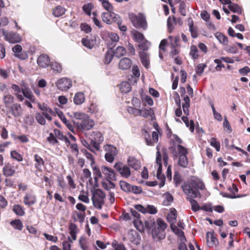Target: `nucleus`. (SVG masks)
Instances as JSON below:
<instances>
[{"label": "nucleus", "mask_w": 250, "mask_h": 250, "mask_svg": "<svg viewBox=\"0 0 250 250\" xmlns=\"http://www.w3.org/2000/svg\"><path fill=\"white\" fill-rule=\"evenodd\" d=\"M92 201L93 206L99 209H102L104 203V199L105 195L103 190L99 188L95 189L92 191Z\"/></svg>", "instance_id": "20e7f679"}, {"label": "nucleus", "mask_w": 250, "mask_h": 250, "mask_svg": "<svg viewBox=\"0 0 250 250\" xmlns=\"http://www.w3.org/2000/svg\"><path fill=\"white\" fill-rule=\"evenodd\" d=\"M93 140L97 141L102 143L104 140L103 135L98 131H95L93 132Z\"/></svg>", "instance_id": "774afa93"}, {"label": "nucleus", "mask_w": 250, "mask_h": 250, "mask_svg": "<svg viewBox=\"0 0 250 250\" xmlns=\"http://www.w3.org/2000/svg\"><path fill=\"white\" fill-rule=\"evenodd\" d=\"M5 40L10 43H15L20 42L21 41L20 36L14 32L4 34Z\"/></svg>", "instance_id": "dca6fc26"}, {"label": "nucleus", "mask_w": 250, "mask_h": 250, "mask_svg": "<svg viewBox=\"0 0 250 250\" xmlns=\"http://www.w3.org/2000/svg\"><path fill=\"white\" fill-rule=\"evenodd\" d=\"M170 227L172 231L177 235L179 237L181 238V241H187L186 238L185 236L184 232L181 229H180L177 228V227L174 224H171Z\"/></svg>", "instance_id": "cd10ccee"}, {"label": "nucleus", "mask_w": 250, "mask_h": 250, "mask_svg": "<svg viewBox=\"0 0 250 250\" xmlns=\"http://www.w3.org/2000/svg\"><path fill=\"white\" fill-rule=\"evenodd\" d=\"M50 66L53 71L56 73H61L62 72V66L61 64L57 62H52Z\"/></svg>", "instance_id": "37998d69"}, {"label": "nucleus", "mask_w": 250, "mask_h": 250, "mask_svg": "<svg viewBox=\"0 0 250 250\" xmlns=\"http://www.w3.org/2000/svg\"><path fill=\"white\" fill-rule=\"evenodd\" d=\"M134 225L136 229L141 232H144L146 228L145 224H144L142 221L140 219H134Z\"/></svg>", "instance_id": "e433bc0d"}, {"label": "nucleus", "mask_w": 250, "mask_h": 250, "mask_svg": "<svg viewBox=\"0 0 250 250\" xmlns=\"http://www.w3.org/2000/svg\"><path fill=\"white\" fill-rule=\"evenodd\" d=\"M182 188L184 193L187 195L186 199L190 202L192 210L196 212L200 210L201 207L194 199L200 198L201 194L199 190L206 189L205 185L203 181L197 177H192L182 185Z\"/></svg>", "instance_id": "f257e3e1"}, {"label": "nucleus", "mask_w": 250, "mask_h": 250, "mask_svg": "<svg viewBox=\"0 0 250 250\" xmlns=\"http://www.w3.org/2000/svg\"><path fill=\"white\" fill-rule=\"evenodd\" d=\"M120 89L122 93H127L131 90V87L128 82H122L120 84Z\"/></svg>", "instance_id": "58836bf2"}, {"label": "nucleus", "mask_w": 250, "mask_h": 250, "mask_svg": "<svg viewBox=\"0 0 250 250\" xmlns=\"http://www.w3.org/2000/svg\"><path fill=\"white\" fill-rule=\"evenodd\" d=\"M215 37L221 43L224 44H226L228 42L227 38L221 33H216Z\"/></svg>", "instance_id": "4d7b16f0"}, {"label": "nucleus", "mask_w": 250, "mask_h": 250, "mask_svg": "<svg viewBox=\"0 0 250 250\" xmlns=\"http://www.w3.org/2000/svg\"><path fill=\"white\" fill-rule=\"evenodd\" d=\"M101 169L107 180H116V174L113 169L106 166H103L101 167Z\"/></svg>", "instance_id": "6ab92c4d"}, {"label": "nucleus", "mask_w": 250, "mask_h": 250, "mask_svg": "<svg viewBox=\"0 0 250 250\" xmlns=\"http://www.w3.org/2000/svg\"><path fill=\"white\" fill-rule=\"evenodd\" d=\"M73 116L75 119L82 121H83L86 117H88L85 114L78 112H74L73 113Z\"/></svg>", "instance_id": "338daca9"}, {"label": "nucleus", "mask_w": 250, "mask_h": 250, "mask_svg": "<svg viewBox=\"0 0 250 250\" xmlns=\"http://www.w3.org/2000/svg\"><path fill=\"white\" fill-rule=\"evenodd\" d=\"M112 246L114 248V250H125V249L123 244L119 243L116 240H114L112 242Z\"/></svg>", "instance_id": "052dcab7"}, {"label": "nucleus", "mask_w": 250, "mask_h": 250, "mask_svg": "<svg viewBox=\"0 0 250 250\" xmlns=\"http://www.w3.org/2000/svg\"><path fill=\"white\" fill-rule=\"evenodd\" d=\"M47 140L52 145H55L59 143L55 135L52 133L49 134V136L47 138Z\"/></svg>", "instance_id": "e2e57ef3"}, {"label": "nucleus", "mask_w": 250, "mask_h": 250, "mask_svg": "<svg viewBox=\"0 0 250 250\" xmlns=\"http://www.w3.org/2000/svg\"><path fill=\"white\" fill-rule=\"evenodd\" d=\"M229 9L232 12L241 14L243 11L242 8L237 4L232 3L228 5Z\"/></svg>", "instance_id": "a19ab883"}, {"label": "nucleus", "mask_w": 250, "mask_h": 250, "mask_svg": "<svg viewBox=\"0 0 250 250\" xmlns=\"http://www.w3.org/2000/svg\"><path fill=\"white\" fill-rule=\"evenodd\" d=\"M82 152L84 154L86 158L90 161V165L92 166L95 164V160L93 155L90 153L88 152L85 149H82Z\"/></svg>", "instance_id": "5fc2aeb1"}, {"label": "nucleus", "mask_w": 250, "mask_h": 250, "mask_svg": "<svg viewBox=\"0 0 250 250\" xmlns=\"http://www.w3.org/2000/svg\"><path fill=\"white\" fill-rule=\"evenodd\" d=\"M13 211L17 215L20 216H22L25 215V211L23 207L20 205H14L13 207Z\"/></svg>", "instance_id": "473e14b6"}, {"label": "nucleus", "mask_w": 250, "mask_h": 250, "mask_svg": "<svg viewBox=\"0 0 250 250\" xmlns=\"http://www.w3.org/2000/svg\"><path fill=\"white\" fill-rule=\"evenodd\" d=\"M189 31L193 38H196L198 36V32L197 27H194L193 21L189 24Z\"/></svg>", "instance_id": "603ef678"}, {"label": "nucleus", "mask_w": 250, "mask_h": 250, "mask_svg": "<svg viewBox=\"0 0 250 250\" xmlns=\"http://www.w3.org/2000/svg\"><path fill=\"white\" fill-rule=\"evenodd\" d=\"M94 42L95 41L93 40L89 39L88 37L83 38L82 40L83 45L89 49H92L93 47Z\"/></svg>", "instance_id": "c9c22d12"}, {"label": "nucleus", "mask_w": 250, "mask_h": 250, "mask_svg": "<svg viewBox=\"0 0 250 250\" xmlns=\"http://www.w3.org/2000/svg\"><path fill=\"white\" fill-rule=\"evenodd\" d=\"M11 158L18 162H21L23 160V157L21 154L18 152L16 150H12L10 152Z\"/></svg>", "instance_id": "8fccbe9b"}, {"label": "nucleus", "mask_w": 250, "mask_h": 250, "mask_svg": "<svg viewBox=\"0 0 250 250\" xmlns=\"http://www.w3.org/2000/svg\"><path fill=\"white\" fill-rule=\"evenodd\" d=\"M37 63L40 67L46 68L51 64L50 58L46 54H41L37 59Z\"/></svg>", "instance_id": "f3484780"}, {"label": "nucleus", "mask_w": 250, "mask_h": 250, "mask_svg": "<svg viewBox=\"0 0 250 250\" xmlns=\"http://www.w3.org/2000/svg\"><path fill=\"white\" fill-rule=\"evenodd\" d=\"M114 54L113 53V51L110 50H108L104 56V62L105 64H109L112 61L113 59Z\"/></svg>", "instance_id": "3c124183"}, {"label": "nucleus", "mask_w": 250, "mask_h": 250, "mask_svg": "<svg viewBox=\"0 0 250 250\" xmlns=\"http://www.w3.org/2000/svg\"><path fill=\"white\" fill-rule=\"evenodd\" d=\"M114 168L122 177L125 178H128L131 175L129 167L125 165H123L121 162L116 163L114 165Z\"/></svg>", "instance_id": "1a4fd4ad"}, {"label": "nucleus", "mask_w": 250, "mask_h": 250, "mask_svg": "<svg viewBox=\"0 0 250 250\" xmlns=\"http://www.w3.org/2000/svg\"><path fill=\"white\" fill-rule=\"evenodd\" d=\"M229 190L232 193V194H228L227 195H226V197L234 199L236 198H240L243 196L240 195H235V193L238 192V189L236 185L234 184H232L231 187H229Z\"/></svg>", "instance_id": "5701e85b"}, {"label": "nucleus", "mask_w": 250, "mask_h": 250, "mask_svg": "<svg viewBox=\"0 0 250 250\" xmlns=\"http://www.w3.org/2000/svg\"><path fill=\"white\" fill-rule=\"evenodd\" d=\"M23 113V110L21 104L19 103L13 104L6 108V114L8 118L12 116L17 118L21 117Z\"/></svg>", "instance_id": "423d86ee"}, {"label": "nucleus", "mask_w": 250, "mask_h": 250, "mask_svg": "<svg viewBox=\"0 0 250 250\" xmlns=\"http://www.w3.org/2000/svg\"><path fill=\"white\" fill-rule=\"evenodd\" d=\"M68 241H64L62 243L63 250H71V243H72L73 240L70 237H68Z\"/></svg>", "instance_id": "69168bd1"}, {"label": "nucleus", "mask_w": 250, "mask_h": 250, "mask_svg": "<svg viewBox=\"0 0 250 250\" xmlns=\"http://www.w3.org/2000/svg\"><path fill=\"white\" fill-rule=\"evenodd\" d=\"M34 161L36 162L35 164V168L39 171H42V167L44 165V161L39 155H34Z\"/></svg>", "instance_id": "393cba45"}, {"label": "nucleus", "mask_w": 250, "mask_h": 250, "mask_svg": "<svg viewBox=\"0 0 250 250\" xmlns=\"http://www.w3.org/2000/svg\"><path fill=\"white\" fill-rule=\"evenodd\" d=\"M132 65V61L128 58L124 57L121 59L118 64L119 69L125 70L129 69Z\"/></svg>", "instance_id": "412c9836"}, {"label": "nucleus", "mask_w": 250, "mask_h": 250, "mask_svg": "<svg viewBox=\"0 0 250 250\" xmlns=\"http://www.w3.org/2000/svg\"><path fill=\"white\" fill-rule=\"evenodd\" d=\"M127 164L135 170H138L141 168V164L139 160L134 157L129 156L127 158Z\"/></svg>", "instance_id": "4be33fe9"}, {"label": "nucleus", "mask_w": 250, "mask_h": 250, "mask_svg": "<svg viewBox=\"0 0 250 250\" xmlns=\"http://www.w3.org/2000/svg\"><path fill=\"white\" fill-rule=\"evenodd\" d=\"M102 21L107 24H111L113 23H120V17L118 14L112 11L103 12L101 15Z\"/></svg>", "instance_id": "0eeeda50"}, {"label": "nucleus", "mask_w": 250, "mask_h": 250, "mask_svg": "<svg viewBox=\"0 0 250 250\" xmlns=\"http://www.w3.org/2000/svg\"><path fill=\"white\" fill-rule=\"evenodd\" d=\"M173 180L176 187L179 186L182 182L181 176L178 171L174 172Z\"/></svg>", "instance_id": "680f3d73"}, {"label": "nucleus", "mask_w": 250, "mask_h": 250, "mask_svg": "<svg viewBox=\"0 0 250 250\" xmlns=\"http://www.w3.org/2000/svg\"><path fill=\"white\" fill-rule=\"evenodd\" d=\"M81 30L86 33H89L92 31L91 26L86 23H82L80 25Z\"/></svg>", "instance_id": "0e129e2a"}, {"label": "nucleus", "mask_w": 250, "mask_h": 250, "mask_svg": "<svg viewBox=\"0 0 250 250\" xmlns=\"http://www.w3.org/2000/svg\"><path fill=\"white\" fill-rule=\"evenodd\" d=\"M104 148L107 152L113 155H117L118 154V150L115 146L111 145H106L104 146Z\"/></svg>", "instance_id": "ea45409f"}, {"label": "nucleus", "mask_w": 250, "mask_h": 250, "mask_svg": "<svg viewBox=\"0 0 250 250\" xmlns=\"http://www.w3.org/2000/svg\"><path fill=\"white\" fill-rule=\"evenodd\" d=\"M126 51L125 48L122 46H118L113 53L114 55L118 58H120L125 55Z\"/></svg>", "instance_id": "2f4dec72"}, {"label": "nucleus", "mask_w": 250, "mask_h": 250, "mask_svg": "<svg viewBox=\"0 0 250 250\" xmlns=\"http://www.w3.org/2000/svg\"><path fill=\"white\" fill-rule=\"evenodd\" d=\"M79 245L83 250H87L88 245L85 238L81 237L79 239Z\"/></svg>", "instance_id": "bf43d9fd"}, {"label": "nucleus", "mask_w": 250, "mask_h": 250, "mask_svg": "<svg viewBox=\"0 0 250 250\" xmlns=\"http://www.w3.org/2000/svg\"><path fill=\"white\" fill-rule=\"evenodd\" d=\"M23 199L24 204L28 206H32L37 201L36 196L32 190L26 192Z\"/></svg>", "instance_id": "f8f14e48"}, {"label": "nucleus", "mask_w": 250, "mask_h": 250, "mask_svg": "<svg viewBox=\"0 0 250 250\" xmlns=\"http://www.w3.org/2000/svg\"><path fill=\"white\" fill-rule=\"evenodd\" d=\"M120 186L121 188L125 192H130L131 188L132 185L125 181H121L120 182Z\"/></svg>", "instance_id": "79ce46f5"}, {"label": "nucleus", "mask_w": 250, "mask_h": 250, "mask_svg": "<svg viewBox=\"0 0 250 250\" xmlns=\"http://www.w3.org/2000/svg\"><path fill=\"white\" fill-rule=\"evenodd\" d=\"M141 115L144 118H146L148 116H152L154 115V112L152 108H149L148 109H145L144 110L141 109Z\"/></svg>", "instance_id": "49530a36"}, {"label": "nucleus", "mask_w": 250, "mask_h": 250, "mask_svg": "<svg viewBox=\"0 0 250 250\" xmlns=\"http://www.w3.org/2000/svg\"><path fill=\"white\" fill-rule=\"evenodd\" d=\"M84 100L85 96L82 92L77 93L73 99L74 103L77 105L81 104L84 102Z\"/></svg>", "instance_id": "c85d7f7f"}, {"label": "nucleus", "mask_w": 250, "mask_h": 250, "mask_svg": "<svg viewBox=\"0 0 250 250\" xmlns=\"http://www.w3.org/2000/svg\"><path fill=\"white\" fill-rule=\"evenodd\" d=\"M139 57L143 65L147 68L149 65V62L147 54L145 52H140L139 53Z\"/></svg>", "instance_id": "f704fd0d"}, {"label": "nucleus", "mask_w": 250, "mask_h": 250, "mask_svg": "<svg viewBox=\"0 0 250 250\" xmlns=\"http://www.w3.org/2000/svg\"><path fill=\"white\" fill-rule=\"evenodd\" d=\"M207 244L208 247H213L218 244V239L214 235V232H208L206 234Z\"/></svg>", "instance_id": "a211bd4d"}, {"label": "nucleus", "mask_w": 250, "mask_h": 250, "mask_svg": "<svg viewBox=\"0 0 250 250\" xmlns=\"http://www.w3.org/2000/svg\"><path fill=\"white\" fill-rule=\"evenodd\" d=\"M210 145L214 147L217 151H219L220 150V143L219 141H217L215 138H211L210 142Z\"/></svg>", "instance_id": "13d9d810"}, {"label": "nucleus", "mask_w": 250, "mask_h": 250, "mask_svg": "<svg viewBox=\"0 0 250 250\" xmlns=\"http://www.w3.org/2000/svg\"><path fill=\"white\" fill-rule=\"evenodd\" d=\"M184 102L182 104V107L184 113L187 116L189 115V109L188 108L190 105V100L188 96L184 95Z\"/></svg>", "instance_id": "a878e982"}, {"label": "nucleus", "mask_w": 250, "mask_h": 250, "mask_svg": "<svg viewBox=\"0 0 250 250\" xmlns=\"http://www.w3.org/2000/svg\"><path fill=\"white\" fill-rule=\"evenodd\" d=\"M189 55L193 60H196L199 57L198 50L196 46L192 45L190 47Z\"/></svg>", "instance_id": "c03bdc74"}, {"label": "nucleus", "mask_w": 250, "mask_h": 250, "mask_svg": "<svg viewBox=\"0 0 250 250\" xmlns=\"http://www.w3.org/2000/svg\"><path fill=\"white\" fill-rule=\"evenodd\" d=\"M146 228L151 230V234L154 239L160 240L165 238V229L167 228V224L161 218L157 219L155 223L154 218H149L145 221Z\"/></svg>", "instance_id": "f03ea898"}, {"label": "nucleus", "mask_w": 250, "mask_h": 250, "mask_svg": "<svg viewBox=\"0 0 250 250\" xmlns=\"http://www.w3.org/2000/svg\"><path fill=\"white\" fill-rule=\"evenodd\" d=\"M3 101L6 108L14 104V98L12 95L8 94L3 96Z\"/></svg>", "instance_id": "72a5a7b5"}, {"label": "nucleus", "mask_w": 250, "mask_h": 250, "mask_svg": "<svg viewBox=\"0 0 250 250\" xmlns=\"http://www.w3.org/2000/svg\"><path fill=\"white\" fill-rule=\"evenodd\" d=\"M129 19L133 26L136 28H143L144 29L146 28L147 23L145 17L142 14L139 13L138 15L134 14H130Z\"/></svg>", "instance_id": "39448f33"}, {"label": "nucleus", "mask_w": 250, "mask_h": 250, "mask_svg": "<svg viewBox=\"0 0 250 250\" xmlns=\"http://www.w3.org/2000/svg\"><path fill=\"white\" fill-rule=\"evenodd\" d=\"M2 172L4 176L11 177L16 173V169L11 164L7 163L5 164L3 167Z\"/></svg>", "instance_id": "2eb2a0df"}, {"label": "nucleus", "mask_w": 250, "mask_h": 250, "mask_svg": "<svg viewBox=\"0 0 250 250\" xmlns=\"http://www.w3.org/2000/svg\"><path fill=\"white\" fill-rule=\"evenodd\" d=\"M93 8L94 4L91 2L84 4L82 7L83 10L89 16L91 15V11Z\"/></svg>", "instance_id": "a18cd8bd"}, {"label": "nucleus", "mask_w": 250, "mask_h": 250, "mask_svg": "<svg viewBox=\"0 0 250 250\" xmlns=\"http://www.w3.org/2000/svg\"><path fill=\"white\" fill-rule=\"evenodd\" d=\"M69 234L72 237V240H76L77 238V226L76 224L70 223L69 225Z\"/></svg>", "instance_id": "c756f323"}, {"label": "nucleus", "mask_w": 250, "mask_h": 250, "mask_svg": "<svg viewBox=\"0 0 250 250\" xmlns=\"http://www.w3.org/2000/svg\"><path fill=\"white\" fill-rule=\"evenodd\" d=\"M44 116L42 113H36L35 114V118L38 123L42 125H44L46 123V121L44 118Z\"/></svg>", "instance_id": "864d4df0"}, {"label": "nucleus", "mask_w": 250, "mask_h": 250, "mask_svg": "<svg viewBox=\"0 0 250 250\" xmlns=\"http://www.w3.org/2000/svg\"><path fill=\"white\" fill-rule=\"evenodd\" d=\"M55 113L60 118L62 122L66 125L69 130L73 132L74 127L69 121L67 120L63 112L58 108H55Z\"/></svg>", "instance_id": "aec40b11"}, {"label": "nucleus", "mask_w": 250, "mask_h": 250, "mask_svg": "<svg viewBox=\"0 0 250 250\" xmlns=\"http://www.w3.org/2000/svg\"><path fill=\"white\" fill-rule=\"evenodd\" d=\"M102 3V6L108 12H111L113 10L112 5L109 2L108 0H99Z\"/></svg>", "instance_id": "09e8293b"}, {"label": "nucleus", "mask_w": 250, "mask_h": 250, "mask_svg": "<svg viewBox=\"0 0 250 250\" xmlns=\"http://www.w3.org/2000/svg\"><path fill=\"white\" fill-rule=\"evenodd\" d=\"M56 84L59 89L66 91L72 86V83L71 79L64 77L59 79L56 83Z\"/></svg>", "instance_id": "6e6552de"}, {"label": "nucleus", "mask_w": 250, "mask_h": 250, "mask_svg": "<svg viewBox=\"0 0 250 250\" xmlns=\"http://www.w3.org/2000/svg\"><path fill=\"white\" fill-rule=\"evenodd\" d=\"M66 11V9L61 5L57 6L53 9L52 14L56 17H59L63 15Z\"/></svg>", "instance_id": "7c9ffc66"}, {"label": "nucleus", "mask_w": 250, "mask_h": 250, "mask_svg": "<svg viewBox=\"0 0 250 250\" xmlns=\"http://www.w3.org/2000/svg\"><path fill=\"white\" fill-rule=\"evenodd\" d=\"M177 152L176 151L175 148L173 146H170L169 149L171 151L172 153L175 157H177V153L178 156V165L183 168H187L188 166V161L187 157L188 150L187 148L181 145L177 146Z\"/></svg>", "instance_id": "7ed1b4c3"}, {"label": "nucleus", "mask_w": 250, "mask_h": 250, "mask_svg": "<svg viewBox=\"0 0 250 250\" xmlns=\"http://www.w3.org/2000/svg\"><path fill=\"white\" fill-rule=\"evenodd\" d=\"M21 92L24 97L29 99L31 102H35L36 98L30 88L24 87Z\"/></svg>", "instance_id": "b1692460"}, {"label": "nucleus", "mask_w": 250, "mask_h": 250, "mask_svg": "<svg viewBox=\"0 0 250 250\" xmlns=\"http://www.w3.org/2000/svg\"><path fill=\"white\" fill-rule=\"evenodd\" d=\"M156 162L158 165L157 172V177L158 179H165V176L162 174V155L159 151L156 153Z\"/></svg>", "instance_id": "4468645a"}, {"label": "nucleus", "mask_w": 250, "mask_h": 250, "mask_svg": "<svg viewBox=\"0 0 250 250\" xmlns=\"http://www.w3.org/2000/svg\"><path fill=\"white\" fill-rule=\"evenodd\" d=\"M95 125L94 121L89 117H86L83 121L78 125V129L81 131L89 130L93 128Z\"/></svg>", "instance_id": "9b49d317"}, {"label": "nucleus", "mask_w": 250, "mask_h": 250, "mask_svg": "<svg viewBox=\"0 0 250 250\" xmlns=\"http://www.w3.org/2000/svg\"><path fill=\"white\" fill-rule=\"evenodd\" d=\"M176 218L177 211L175 209L173 208L172 210H171L170 213L168 214L167 219L169 222L174 224L176 222Z\"/></svg>", "instance_id": "de8ad7c7"}, {"label": "nucleus", "mask_w": 250, "mask_h": 250, "mask_svg": "<svg viewBox=\"0 0 250 250\" xmlns=\"http://www.w3.org/2000/svg\"><path fill=\"white\" fill-rule=\"evenodd\" d=\"M12 51L15 56L21 60H26L28 58V54L25 51H22V47L20 44H16L12 48Z\"/></svg>", "instance_id": "ddd939ff"}, {"label": "nucleus", "mask_w": 250, "mask_h": 250, "mask_svg": "<svg viewBox=\"0 0 250 250\" xmlns=\"http://www.w3.org/2000/svg\"><path fill=\"white\" fill-rule=\"evenodd\" d=\"M38 108L42 111V113L44 116L45 118L51 121L52 118L50 115H55V111H53V110L49 107L47 104H46L45 103H43L42 104H41L40 103L38 104Z\"/></svg>", "instance_id": "9d476101"}, {"label": "nucleus", "mask_w": 250, "mask_h": 250, "mask_svg": "<svg viewBox=\"0 0 250 250\" xmlns=\"http://www.w3.org/2000/svg\"><path fill=\"white\" fill-rule=\"evenodd\" d=\"M54 135H55L56 137L58 139L64 141L65 143L67 144H70V142L69 140L68 139V138L66 136L63 135L62 133L59 129L55 128L54 129Z\"/></svg>", "instance_id": "bb28decb"}, {"label": "nucleus", "mask_w": 250, "mask_h": 250, "mask_svg": "<svg viewBox=\"0 0 250 250\" xmlns=\"http://www.w3.org/2000/svg\"><path fill=\"white\" fill-rule=\"evenodd\" d=\"M10 224L14 229L18 230H21L23 227L21 221L20 219L12 220L10 222Z\"/></svg>", "instance_id": "4c0bfd02"}, {"label": "nucleus", "mask_w": 250, "mask_h": 250, "mask_svg": "<svg viewBox=\"0 0 250 250\" xmlns=\"http://www.w3.org/2000/svg\"><path fill=\"white\" fill-rule=\"evenodd\" d=\"M133 37L135 41L139 43L142 42L145 40L144 35L137 31L134 33Z\"/></svg>", "instance_id": "6e6d98bb"}]
</instances>
